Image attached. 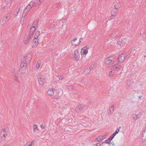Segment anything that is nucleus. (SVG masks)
Wrapping results in <instances>:
<instances>
[{
  "instance_id": "f257e3e1",
  "label": "nucleus",
  "mask_w": 146,
  "mask_h": 146,
  "mask_svg": "<svg viewBox=\"0 0 146 146\" xmlns=\"http://www.w3.org/2000/svg\"><path fill=\"white\" fill-rule=\"evenodd\" d=\"M27 13L26 12V10H24L22 15V17L20 20V23L22 24L25 23L28 21L29 18V16L27 14Z\"/></svg>"
},
{
  "instance_id": "f03ea898",
  "label": "nucleus",
  "mask_w": 146,
  "mask_h": 146,
  "mask_svg": "<svg viewBox=\"0 0 146 146\" xmlns=\"http://www.w3.org/2000/svg\"><path fill=\"white\" fill-rule=\"evenodd\" d=\"M129 57V55L125 53H123L119 55L118 58V60L119 62L123 63L126 59Z\"/></svg>"
},
{
  "instance_id": "7ed1b4c3",
  "label": "nucleus",
  "mask_w": 146,
  "mask_h": 146,
  "mask_svg": "<svg viewBox=\"0 0 146 146\" xmlns=\"http://www.w3.org/2000/svg\"><path fill=\"white\" fill-rule=\"evenodd\" d=\"M11 19V16L8 15L2 18L0 20V23L1 25H3L6 23Z\"/></svg>"
},
{
  "instance_id": "20e7f679",
  "label": "nucleus",
  "mask_w": 146,
  "mask_h": 146,
  "mask_svg": "<svg viewBox=\"0 0 146 146\" xmlns=\"http://www.w3.org/2000/svg\"><path fill=\"white\" fill-rule=\"evenodd\" d=\"M115 61V58L111 56L106 58L105 62L107 64H112L114 63Z\"/></svg>"
},
{
  "instance_id": "39448f33",
  "label": "nucleus",
  "mask_w": 146,
  "mask_h": 146,
  "mask_svg": "<svg viewBox=\"0 0 146 146\" xmlns=\"http://www.w3.org/2000/svg\"><path fill=\"white\" fill-rule=\"evenodd\" d=\"M7 132L5 128L2 129L1 133V137L3 140L5 139V137L7 135Z\"/></svg>"
},
{
  "instance_id": "423d86ee",
  "label": "nucleus",
  "mask_w": 146,
  "mask_h": 146,
  "mask_svg": "<svg viewBox=\"0 0 146 146\" xmlns=\"http://www.w3.org/2000/svg\"><path fill=\"white\" fill-rule=\"evenodd\" d=\"M77 38H75L72 41L71 43L72 46H77L83 40V38H80L78 42H75V41H77Z\"/></svg>"
},
{
  "instance_id": "0eeeda50",
  "label": "nucleus",
  "mask_w": 146,
  "mask_h": 146,
  "mask_svg": "<svg viewBox=\"0 0 146 146\" xmlns=\"http://www.w3.org/2000/svg\"><path fill=\"white\" fill-rule=\"evenodd\" d=\"M74 57L75 60L76 61H78L80 58V54L78 51L76 50L74 52Z\"/></svg>"
},
{
  "instance_id": "6e6552de",
  "label": "nucleus",
  "mask_w": 146,
  "mask_h": 146,
  "mask_svg": "<svg viewBox=\"0 0 146 146\" xmlns=\"http://www.w3.org/2000/svg\"><path fill=\"white\" fill-rule=\"evenodd\" d=\"M34 6V3L33 1H31L29 4L26 7V8L24 10H26V13H28L29 11L30 10L31 8Z\"/></svg>"
},
{
  "instance_id": "1a4fd4ad",
  "label": "nucleus",
  "mask_w": 146,
  "mask_h": 146,
  "mask_svg": "<svg viewBox=\"0 0 146 146\" xmlns=\"http://www.w3.org/2000/svg\"><path fill=\"white\" fill-rule=\"evenodd\" d=\"M36 29V28L35 26H32L31 28L30 31L29 35L30 36V37L31 38L33 35Z\"/></svg>"
},
{
  "instance_id": "9d476101",
  "label": "nucleus",
  "mask_w": 146,
  "mask_h": 146,
  "mask_svg": "<svg viewBox=\"0 0 146 146\" xmlns=\"http://www.w3.org/2000/svg\"><path fill=\"white\" fill-rule=\"evenodd\" d=\"M126 39L123 38L122 39H119L117 41V43L119 45H121V44L124 45L126 42Z\"/></svg>"
},
{
  "instance_id": "9b49d317",
  "label": "nucleus",
  "mask_w": 146,
  "mask_h": 146,
  "mask_svg": "<svg viewBox=\"0 0 146 146\" xmlns=\"http://www.w3.org/2000/svg\"><path fill=\"white\" fill-rule=\"evenodd\" d=\"M38 38L35 37L32 43V47H36L38 44Z\"/></svg>"
},
{
  "instance_id": "f8f14e48",
  "label": "nucleus",
  "mask_w": 146,
  "mask_h": 146,
  "mask_svg": "<svg viewBox=\"0 0 146 146\" xmlns=\"http://www.w3.org/2000/svg\"><path fill=\"white\" fill-rule=\"evenodd\" d=\"M141 139L143 141L146 139V127L144 128L142 133Z\"/></svg>"
},
{
  "instance_id": "ddd939ff",
  "label": "nucleus",
  "mask_w": 146,
  "mask_h": 146,
  "mask_svg": "<svg viewBox=\"0 0 146 146\" xmlns=\"http://www.w3.org/2000/svg\"><path fill=\"white\" fill-rule=\"evenodd\" d=\"M88 51L86 49V47H84L82 48L80 51V53L81 55L84 54L85 55L87 54Z\"/></svg>"
},
{
  "instance_id": "4468645a",
  "label": "nucleus",
  "mask_w": 146,
  "mask_h": 146,
  "mask_svg": "<svg viewBox=\"0 0 146 146\" xmlns=\"http://www.w3.org/2000/svg\"><path fill=\"white\" fill-rule=\"evenodd\" d=\"M38 81L40 84L42 85L45 82V80L44 77L40 76L38 78Z\"/></svg>"
},
{
  "instance_id": "2eb2a0df",
  "label": "nucleus",
  "mask_w": 146,
  "mask_h": 146,
  "mask_svg": "<svg viewBox=\"0 0 146 146\" xmlns=\"http://www.w3.org/2000/svg\"><path fill=\"white\" fill-rule=\"evenodd\" d=\"M83 105L82 104L78 105L75 108L76 111L77 112H79L83 109Z\"/></svg>"
},
{
  "instance_id": "dca6fc26",
  "label": "nucleus",
  "mask_w": 146,
  "mask_h": 146,
  "mask_svg": "<svg viewBox=\"0 0 146 146\" xmlns=\"http://www.w3.org/2000/svg\"><path fill=\"white\" fill-rule=\"evenodd\" d=\"M121 127H120L119 128H117L115 131L112 134L110 137L112 139L117 134L119 131Z\"/></svg>"
},
{
  "instance_id": "f3484780",
  "label": "nucleus",
  "mask_w": 146,
  "mask_h": 146,
  "mask_svg": "<svg viewBox=\"0 0 146 146\" xmlns=\"http://www.w3.org/2000/svg\"><path fill=\"white\" fill-rule=\"evenodd\" d=\"M54 89L52 88H49L47 91L48 95L52 96L54 94Z\"/></svg>"
},
{
  "instance_id": "a211bd4d",
  "label": "nucleus",
  "mask_w": 146,
  "mask_h": 146,
  "mask_svg": "<svg viewBox=\"0 0 146 146\" xmlns=\"http://www.w3.org/2000/svg\"><path fill=\"white\" fill-rule=\"evenodd\" d=\"M31 38L30 37L29 35V36L28 37H27L26 36L25 37L24 42L26 45L27 44L29 43L30 40Z\"/></svg>"
},
{
  "instance_id": "6ab92c4d",
  "label": "nucleus",
  "mask_w": 146,
  "mask_h": 146,
  "mask_svg": "<svg viewBox=\"0 0 146 146\" xmlns=\"http://www.w3.org/2000/svg\"><path fill=\"white\" fill-rule=\"evenodd\" d=\"M42 2L40 0H35L33 3H34V6H36L39 5L40 4L41 2Z\"/></svg>"
},
{
  "instance_id": "aec40b11",
  "label": "nucleus",
  "mask_w": 146,
  "mask_h": 146,
  "mask_svg": "<svg viewBox=\"0 0 146 146\" xmlns=\"http://www.w3.org/2000/svg\"><path fill=\"white\" fill-rule=\"evenodd\" d=\"M20 8H19L18 7L15 10L14 13V15L15 17L18 14L20 11Z\"/></svg>"
},
{
  "instance_id": "412c9836",
  "label": "nucleus",
  "mask_w": 146,
  "mask_h": 146,
  "mask_svg": "<svg viewBox=\"0 0 146 146\" xmlns=\"http://www.w3.org/2000/svg\"><path fill=\"white\" fill-rule=\"evenodd\" d=\"M27 64L23 62H21L20 64V68L26 69Z\"/></svg>"
},
{
  "instance_id": "4be33fe9",
  "label": "nucleus",
  "mask_w": 146,
  "mask_h": 146,
  "mask_svg": "<svg viewBox=\"0 0 146 146\" xmlns=\"http://www.w3.org/2000/svg\"><path fill=\"white\" fill-rule=\"evenodd\" d=\"M118 10L116 9L113 8L111 12V13H112L116 15L118 13Z\"/></svg>"
},
{
  "instance_id": "5701e85b",
  "label": "nucleus",
  "mask_w": 146,
  "mask_h": 146,
  "mask_svg": "<svg viewBox=\"0 0 146 146\" xmlns=\"http://www.w3.org/2000/svg\"><path fill=\"white\" fill-rule=\"evenodd\" d=\"M113 69L115 70H117L120 69V67L117 64L112 66Z\"/></svg>"
},
{
  "instance_id": "b1692460",
  "label": "nucleus",
  "mask_w": 146,
  "mask_h": 146,
  "mask_svg": "<svg viewBox=\"0 0 146 146\" xmlns=\"http://www.w3.org/2000/svg\"><path fill=\"white\" fill-rule=\"evenodd\" d=\"M135 115V117H134L133 119L135 121H136L140 117V114L139 113L137 114H136Z\"/></svg>"
},
{
  "instance_id": "393cba45",
  "label": "nucleus",
  "mask_w": 146,
  "mask_h": 146,
  "mask_svg": "<svg viewBox=\"0 0 146 146\" xmlns=\"http://www.w3.org/2000/svg\"><path fill=\"white\" fill-rule=\"evenodd\" d=\"M40 64L41 62L40 61H38L37 62L36 65V70H38Z\"/></svg>"
},
{
  "instance_id": "a878e982",
  "label": "nucleus",
  "mask_w": 146,
  "mask_h": 146,
  "mask_svg": "<svg viewBox=\"0 0 146 146\" xmlns=\"http://www.w3.org/2000/svg\"><path fill=\"white\" fill-rule=\"evenodd\" d=\"M38 24V21L37 20H36L34 21L32 24V26H35V28H36Z\"/></svg>"
},
{
  "instance_id": "bb28decb",
  "label": "nucleus",
  "mask_w": 146,
  "mask_h": 146,
  "mask_svg": "<svg viewBox=\"0 0 146 146\" xmlns=\"http://www.w3.org/2000/svg\"><path fill=\"white\" fill-rule=\"evenodd\" d=\"M117 36V34L115 32H113L110 35V37L113 38Z\"/></svg>"
},
{
  "instance_id": "cd10ccee",
  "label": "nucleus",
  "mask_w": 146,
  "mask_h": 146,
  "mask_svg": "<svg viewBox=\"0 0 146 146\" xmlns=\"http://www.w3.org/2000/svg\"><path fill=\"white\" fill-rule=\"evenodd\" d=\"M90 72V69L88 68H86L84 72V74L85 75H86L89 73Z\"/></svg>"
},
{
  "instance_id": "c85d7f7f",
  "label": "nucleus",
  "mask_w": 146,
  "mask_h": 146,
  "mask_svg": "<svg viewBox=\"0 0 146 146\" xmlns=\"http://www.w3.org/2000/svg\"><path fill=\"white\" fill-rule=\"evenodd\" d=\"M120 7V5L119 3H117L115 4L114 6V9H117V10H118V9Z\"/></svg>"
},
{
  "instance_id": "c756f323",
  "label": "nucleus",
  "mask_w": 146,
  "mask_h": 146,
  "mask_svg": "<svg viewBox=\"0 0 146 146\" xmlns=\"http://www.w3.org/2000/svg\"><path fill=\"white\" fill-rule=\"evenodd\" d=\"M26 69L19 68V70L22 74H24L26 70Z\"/></svg>"
},
{
  "instance_id": "7c9ffc66",
  "label": "nucleus",
  "mask_w": 146,
  "mask_h": 146,
  "mask_svg": "<svg viewBox=\"0 0 146 146\" xmlns=\"http://www.w3.org/2000/svg\"><path fill=\"white\" fill-rule=\"evenodd\" d=\"M112 140V139L110 137L108 139L105 140L104 142V143L109 144Z\"/></svg>"
},
{
  "instance_id": "2f4dec72",
  "label": "nucleus",
  "mask_w": 146,
  "mask_h": 146,
  "mask_svg": "<svg viewBox=\"0 0 146 146\" xmlns=\"http://www.w3.org/2000/svg\"><path fill=\"white\" fill-rule=\"evenodd\" d=\"M55 27V25L53 24H51L50 25L49 29L50 31H52L54 30Z\"/></svg>"
},
{
  "instance_id": "473e14b6",
  "label": "nucleus",
  "mask_w": 146,
  "mask_h": 146,
  "mask_svg": "<svg viewBox=\"0 0 146 146\" xmlns=\"http://www.w3.org/2000/svg\"><path fill=\"white\" fill-rule=\"evenodd\" d=\"M34 143V141L33 140L31 142H27L26 144L29 146H32L33 143Z\"/></svg>"
},
{
  "instance_id": "72a5a7b5",
  "label": "nucleus",
  "mask_w": 146,
  "mask_h": 146,
  "mask_svg": "<svg viewBox=\"0 0 146 146\" xmlns=\"http://www.w3.org/2000/svg\"><path fill=\"white\" fill-rule=\"evenodd\" d=\"M114 109V107L113 106H111L110 108V114H111V113H112Z\"/></svg>"
},
{
  "instance_id": "f704fd0d",
  "label": "nucleus",
  "mask_w": 146,
  "mask_h": 146,
  "mask_svg": "<svg viewBox=\"0 0 146 146\" xmlns=\"http://www.w3.org/2000/svg\"><path fill=\"white\" fill-rule=\"evenodd\" d=\"M111 16L109 18V20L111 21L112 20L113 18L116 16V15H115L114 14L111 13Z\"/></svg>"
},
{
  "instance_id": "c9c22d12",
  "label": "nucleus",
  "mask_w": 146,
  "mask_h": 146,
  "mask_svg": "<svg viewBox=\"0 0 146 146\" xmlns=\"http://www.w3.org/2000/svg\"><path fill=\"white\" fill-rule=\"evenodd\" d=\"M133 82L132 80H127V84H130V85H133Z\"/></svg>"
},
{
  "instance_id": "e433bc0d",
  "label": "nucleus",
  "mask_w": 146,
  "mask_h": 146,
  "mask_svg": "<svg viewBox=\"0 0 146 146\" xmlns=\"http://www.w3.org/2000/svg\"><path fill=\"white\" fill-rule=\"evenodd\" d=\"M39 35V31H37L35 33V37H36V38H38V36Z\"/></svg>"
},
{
  "instance_id": "4c0bfd02",
  "label": "nucleus",
  "mask_w": 146,
  "mask_h": 146,
  "mask_svg": "<svg viewBox=\"0 0 146 146\" xmlns=\"http://www.w3.org/2000/svg\"><path fill=\"white\" fill-rule=\"evenodd\" d=\"M12 0H6L5 3H7V5L10 6V4H11V1Z\"/></svg>"
},
{
  "instance_id": "58836bf2",
  "label": "nucleus",
  "mask_w": 146,
  "mask_h": 146,
  "mask_svg": "<svg viewBox=\"0 0 146 146\" xmlns=\"http://www.w3.org/2000/svg\"><path fill=\"white\" fill-rule=\"evenodd\" d=\"M38 129L37 125L36 124H34L33 125V131L35 132L36 130Z\"/></svg>"
},
{
  "instance_id": "ea45409f",
  "label": "nucleus",
  "mask_w": 146,
  "mask_h": 146,
  "mask_svg": "<svg viewBox=\"0 0 146 146\" xmlns=\"http://www.w3.org/2000/svg\"><path fill=\"white\" fill-rule=\"evenodd\" d=\"M102 138H100V139H98V138L97 139V140L98 141H101L103 139H104L105 138V136H104L102 137H101Z\"/></svg>"
},
{
  "instance_id": "a19ab883",
  "label": "nucleus",
  "mask_w": 146,
  "mask_h": 146,
  "mask_svg": "<svg viewBox=\"0 0 146 146\" xmlns=\"http://www.w3.org/2000/svg\"><path fill=\"white\" fill-rule=\"evenodd\" d=\"M14 79L16 82H19V79L18 78V77L17 76H15V77L14 78Z\"/></svg>"
},
{
  "instance_id": "79ce46f5",
  "label": "nucleus",
  "mask_w": 146,
  "mask_h": 146,
  "mask_svg": "<svg viewBox=\"0 0 146 146\" xmlns=\"http://www.w3.org/2000/svg\"><path fill=\"white\" fill-rule=\"evenodd\" d=\"M114 74V73L112 71H111L110 73L109 74V75L111 77Z\"/></svg>"
},
{
  "instance_id": "37998d69",
  "label": "nucleus",
  "mask_w": 146,
  "mask_h": 146,
  "mask_svg": "<svg viewBox=\"0 0 146 146\" xmlns=\"http://www.w3.org/2000/svg\"><path fill=\"white\" fill-rule=\"evenodd\" d=\"M109 144L110 146H113L114 143L113 142H111V141L109 143Z\"/></svg>"
},
{
  "instance_id": "c03bdc74",
  "label": "nucleus",
  "mask_w": 146,
  "mask_h": 146,
  "mask_svg": "<svg viewBox=\"0 0 146 146\" xmlns=\"http://www.w3.org/2000/svg\"><path fill=\"white\" fill-rule=\"evenodd\" d=\"M131 86V85H130L129 84H127L126 86V88L127 89L129 88Z\"/></svg>"
},
{
  "instance_id": "a18cd8bd",
  "label": "nucleus",
  "mask_w": 146,
  "mask_h": 146,
  "mask_svg": "<svg viewBox=\"0 0 146 146\" xmlns=\"http://www.w3.org/2000/svg\"><path fill=\"white\" fill-rule=\"evenodd\" d=\"M64 78V77L63 76H60L59 78V79L60 80H61L62 79H63Z\"/></svg>"
},
{
  "instance_id": "49530a36",
  "label": "nucleus",
  "mask_w": 146,
  "mask_h": 146,
  "mask_svg": "<svg viewBox=\"0 0 146 146\" xmlns=\"http://www.w3.org/2000/svg\"><path fill=\"white\" fill-rule=\"evenodd\" d=\"M101 144L100 143H98L96 144V146H101Z\"/></svg>"
},
{
  "instance_id": "de8ad7c7",
  "label": "nucleus",
  "mask_w": 146,
  "mask_h": 146,
  "mask_svg": "<svg viewBox=\"0 0 146 146\" xmlns=\"http://www.w3.org/2000/svg\"><path fill=\"white\" fill-rule=\"evenodd\" d=\"M40 127L42 129H44V127L42 124H41L40 125Z\"/></svg>"
},
{
  "instance_id": "09e8293b",
  "label": "nucleus",
  "mask_w": 146,
  "mask_h": 146,
  "mask_svg": "<svg viewBox=\"0 0 146 146\" xmlns=\"http://www.w3.org/2000/svg\"><path fill=\"white\" fill-rule=\"evenodd\" d=\"M66 19H65L63 20H62V22H63V23H64V22H65L66 21Z\"/></svg>"
},
{
  "instance_id": "8fccbe9b",
  "label": "nucleus",
  "mask_w": 146,
  "mask_h": 146,
  "mask_svg": "<svg viewBox=\"0 0 146 146\" xmlns=\"http://www.w3.org/2000/svg\"><path fill=\"white\" fill-rule=\"evenodd\" d=\"M90 70V71L91 70H92V68H89Z\"/></svg>"
},
{
  "instance_id": "3c124183",
  "label": "nucleus",
  "mask_w": 146,
  "mask_h": 146,
  "mask_svg": "<svg viewBox=\"0 0 146 146\" xmlns=\"http://www.w3.org/2000/svg\"><path fill=\"white\" fill-rule=\"evenodd\" d=\"M142 97V96H139V99H141V97Z\"/></svg>"
},
{
  "instance_id": "603ef678",
  "label": "nucleus",
  "mask_w": 146,
  "mask_h": 146,
  "mask_svg": "<svg viewBox=\"0 0 146 146\" xmlns=\"http://www.w3.org/2000/svg\"><path fill=\"white\" fill-rule=\"evenodd\" d=\"M24 146H29V145H26V144H25L24 145Z\"/></svg>"
},
{
  "instance_id": "864d4df0",
  "label": "nucleus",
  "mask_w": 146,
  "mask_h": 146,
  "mask_svg": "<svg viewBox=\"0 0 146 146\" xmlns=\"http://www.w3.org/2000/svg\"><path fill=\"white\" fill-rule=\"evenodd\" d=\"M44 0H40L41 2H42Z\"/></svg>"
},
{
  "instance_id": "5fc2aeb1",
  "label": "nucleus",
  "mask_w": 146,
  "mask_h": 146,
  "mask_svg": "<svg viewBox=\"0 0 146 146\" xmlns=\"http://www.w3.org/2000/svg\"><path fill=\"white\" fill-rule=\"evenodd\" d=\"M2 141V140H0V142H1Z\"/></svg>"
},
{
  "instance_id": "6e6d98bb",
  "label": "nucleus",
  "mask_w": 146,
  "mask_h": 146,
  "mask_svg": "<svg viewBox=\"0 0 146 146\" xmlns=\"http://www.w3.org/2000/svg\"><path fill=\"white\" fill-rule=\"evenodd\" d=\"M75 42H76V41H75Z\"/></svg>"
},
{
  "instance_id": "4d7b16f0",
  "label": "nucleus",
  "mask_w": 146,
  "mask_h": 146,
  "mask_svg": "<svg viewBox=\"0 0 146 146\" xmlns=\"http://www.w3.org/2000/svg\"><path fill=\"white\" fill-rule=\"evenodd\" d=\"M142 140H143L142 139ZM143 141V142L144 141L143 140H142V141Z\"/></svg>"
}]
</instances>
